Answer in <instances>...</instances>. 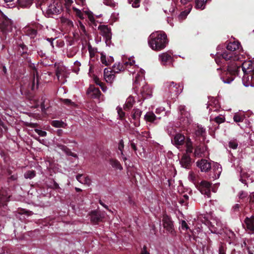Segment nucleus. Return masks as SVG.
Listing matches in <instances>:
<instances>
[{
    "mask_svg": "<svg viewBox=\"0 0 254 254\" xmlns=\"http://www.w3.org/2000/svg\"><path fill=\"white\" fill-rule=\"evenodd\" d=\"M61 73H62L61 69H60L59 68H58L56 69V76H57V78H58V79H59V78L61 74Z\"/></svg>",
    "mask_w": 254,
    "mask_h": 254,
    "instance_id": "774afa93",
    "label": "nucleus"
},
{
    "mask_svg": "<svg viewBox=\"0 0 254 254\" xmlns=\"http://www.w3.org/2000/svg\"><path fill=\"white\" fill-rule=\"evenodd\" d=\"M36 176V172L34 170H29L27 171L24 174V177L26 179H32Z\"/></svg>",
    "mask_w": 254,
    "mask_h": 254,
    "instance_id": "4c0bfd02",
    "label": "nucleus"
},
{
    "mask_svg": "<svg viewBox=\"0 0 254 254\" xmlns=\"http://www.w3.org/2000/svg\"><path fill=\"white\" fill-rule=\"evenodd\" d=\"M91 222L94 225H98L100 222H102L105 218V214L99 210H92L90 213Z\"/></svg>",
    "mask_w": 254,
    "mask_h": 254,
    "instance_id": "6e6552de",
    "label": "nucleus"
},
{
    "mask_svg": "<svg viewBox=\"0 0 254 254\" xmlns=\"http://www.w3.org/2000/svg\"><path fill=\"white\" fill-rule=\"evenodd\" d=\"M241 68L245 74H250L248 76V79L250 76L252 81L254 80V62L252 61H246L242 64L236 62L228 65L227 68H224L221 77L223 81L226 83H230L236 76L238 75Z\"/></svg>",
    "mask_w": 254,
    "mask_h": 254,
    "instance_id": "f257e3e1",
    "label": "nucleus"
},
{
    "mask_svg": "<svg viewBox=\"0 0 254 254\" xmlns=\"http://www.w3.org/2000/svg\"><path fill=\"white\" fill-rule=\"evenodd\" d=\"M8 174L9 175H10V177L7 178V181L8 183L17 180L18 178L17 174L11 175V171L10 170L8 171Z\"/></svg>",
    "mask_w": 254,
    "mask_h": 254,
    "instance_id": "ea45409f",
    "label": "nucleus"
},
{
    "mask_svg": "<svg viewBox=\"0 0 254 254\" xmlns=\"http://www.w3.org/2000/svg\"><path fill=\"white\" fill-rule=\"evenodd\" d=\"M51 125L55 127H63L64 128L66 124L62 121L54 120L51 123Z\"/></svg>",
    "mask_w": 254,
    "mask_h": 254,
    "instance_id": "473e14b6",
    "label": "nucleus"
},
{
    "mask_svg": "<svg viewBox=\"0 0 254 254\" xmlns=\"http://www.w3.org/2000/svg\"><path fill=\"white\" fill-rule=\"evenodd\" d=\"M180 163L183 167L186 168H189L191 164L190 157L186 154L183 155L180 161Z\"/></svg>",
    "mask_w": 254,
    "mask_h": 254,
    "instance_id": "b1692460",
    "label": "nucleus"
},
{
    "mask_svg": "<svg viewBox=\"0 0 254 254\" xmlns=\"http://www.w3.org/2000/svg\"><path fill=\"white\" fill-rule=\"evenodd\" d=\"M189 196L187 194H184L180 197L179 200V203L182 205H187L188 204Z\"/></svg>",
    "mask_w": 254,
    "mask_h": 254,
    "instance_id": "c9c22d12",
    "label": "nucleus"
},
{
    "mask_svg": "<svg viewBox=\"0 0 254 254\" xmlns=\"http://www.w3.org/2000/svg\"><path fill=\"white\" fill-rule=\"evenodd\" d=\"M101 61L103 64H105L106 66L109 65V64L108 63V61L106 60V56L102 54L101 56Z\"/></svg>",
    "mask_w": 254,
    "mask_h": 254,
    "instance_id": "8fccbe9b",
    "label": "nucleus"
},
{
    "mask_svg": "<svg viewBox=\"0 0 254 254\" xmlns=\"http://www.w3.org/2000/svg\"><path fill=\"white\" fill-rule=\"evenodd\" d=\"M172 142L174 145L179 148L180 146L185 144L186 139L184 135L180 133H177L172 139Z\"/></svg>",
    "mask_w": 254,
    "mask_h": 254,
    "instance_id": "4468645a",
    "label": "nucleus"
},
{
    "mask_svg": "<svg viewBox=\"0 0 254 254\" xmlns=\"http://www.w3.org/2000/svg\"><path fill=\"white\" fill-rule=\"evenodd\" d=\"M238 143L236 140H231L229 142V147L233 149L237 148Z\"/></svg>",
    "mask_w": 254,
    "mask_h": 254,
    "instance_id": "a19ab883",
    "label": "nucleus"
},
{
    "mask_svg": "<svg viewBox=\"0 0 254 254\" xmlns=\"http://www.w3.org/2000/svg\"><path fill=\"white\" fill-rule=\"evenodd\" d=\"M88 49L90 54V57L94 56V51L93 48L92 47L91 45H89L88 46Z\"/></svg>",
    "mask_w": 254,
    "mask_h": 254,
    "instance_id": "864d4df0",
    "label": "nucleus"
},
{
    "mask_svg": "<svg viewBox=\"0 0 254 254\" xmlns=\"http://www.w3.org/2000/svg\"><path fill=\"white\" fill-rule=\"evenodd\" d=\"M179 112L181 116V120L184 118V121L186 124H190L191 121L190 115L189 112L187 111L185 106L180 105L179 107Z\"/></svg>",
    "mask_w": 254,
    "mask_h": 254,
    "instance_id": "2eb2a0df",
    "label": "nucleus"
},
{
    "mask_svg": "<svg viewBox=\"0 0 254 254\" xmlns=\"http://www.w3.org/2000/svg\"><path fill=\"white\" fill-rule=\"evenodd\" d=\"M31 213H32L31 211H28V210H25L24 209H21L20 210V212H19L20 214H26L27 215H30Z\"/></svg>",
    "mask_w": 254,
    "mask_h": 254,
    "instance_id": "603ef678",
    "label": "nucleus"
},
{
    "mask_svg": "<svg viewBox=\"0 0 254 254\" xmlns=\"http://www.w3.org/2000/svg\"><path fill=\"white\" fill-rule=\"evenodd\" d=\"M208 0H194L195 8L203 9L205 8L206 3Z\"/></svg>",
    "mask_w": 254,
    "mask_h": 254,
    "instance_id": "bb28decb",
    "label": "nucleus"
},
{
    "mask_svg": "<svg viewBox=\"0 0 254 254\" xmlns=\"http://www.w3.org/2000/svg\"><path fill=\"white\" fill-rule=\"evenodd\" d=\"M189 12V11L187 12H186L185 11H182L179 15V18H182V19L185 18Z\"/></svg>",
    "mask_w": 254,
    "mask_h": 254,
    "instance_id": "e2e57ef3",
    "label": "nucleus"
},
{
    "mask_svg": "<svg viewBox=\"0 0 254 254\" xmlns=\"http://www.w3.org/2000/svg\"><path fill=\"white\" fill-rule=\"evenodd\" d=\"M211 183L206 181H202L200 183H198L196 185L197 188L200 192L206 195L207 197H210L211 196Z\"/></svg>",
    "mask_w": 254,
    "mask_h": 254,
    "instance_id": "9d476101",
    "label": "nucleus"
},
{
    "mask_svg": "<svg viewBox=\"0 0 254 254\" xmlns=\"http://www.w3.org/2000/svg\"><path fill=\"white\" fill-rule=\"evenodd\" d=\"M61 149L64 151L66 154L68 156H70L73 157L74 158H77V155L76 154L73 153L71 151V150L66 146L64 145H61Z\"/></svg>",
    "mask_w": 254,
    "mask_h": 254,
    "instance_id": "7c9ffc66",
    "label": "nucleus"
},
{
    "mask_svg": "<svg viewBox=\"0 0 254 254\" xmlns=\"http://www.w3.org/2000/svg\"><path fill=\"white\" fill-rule=\"evenodd\" d=\"M76 180L82 184H87L90 181V179L87 177H85L82 174H78L76 177Z\"/></svg>",
    "mask_w": 254,
    "mask_h": 254,
    "instance_id": "72a5a7b5",
    "label": "nucleus"
},
{
    "mask_svg": "<svg viewBox=\"0 0 254 254\" xmlns=\"http://www.w3.org/2000/svg\"><path fill=\"white\" fill-rule=\"evenodd\" d=\"M1 68L2 74L3 75H6L7 74V69L4 65H3L2 64L0 65V69Z\"/></svg>",
    "mask_w": 254,
    "mask_h": 254,
    "instance_id": "5fc2aeb1",
    "label": "nucleus"
},
{
    "mask_svg": "<svg viewBox=\"0 0 254 254\" xmlns=\"http://www.w3.org/2000/svg\"><path fill=\"white\" fill-rule=\"evenodd\" d=\"M233 209L234 212H240L242 210L241 205L239 204H236L233 207Z\"/></svg>",
    "mask_w": 254,
    "mask_h": 254,
    "instance_id": "09e8293b",
    "label": "nucleus"
},
{
    "mask_svg": "<svg viewBox=\"0 0 254 254\" xmlns=\"http://www.w3.org/2000/svg\"><path fill=\"white\" fill-rule=\"evenodd\" d=\"M0 28L3 34L6 35L10 32L12 29V22L10 19L8 18L5 16H4L0 21Z\"/></svg>",
    "mask_w": 254,
    "mask_h": 254,
    "instance_id": "1a4fd4ad",
    "label": "nucleus"
},
{
    "mask_svg": "<svg viewBox=\"0 0 254 254\" xmlns=\"http://www.w3.org/2000/svg\"><path fill=\"white\" fill-rule=\"evenodd\" d=\"M134 102V99L132 97H129L125 104L124 109L125 110H129L130 108H132L133 103Z\"/></svg>",
    "mask_w": 254,
    "mask_h": 254,
    "instance_id": "cd10ccee",
    "label": "nucleus"
},
{
    "mask_svg": "<svg viewBox=\"0 0 254 254\" xmlns=\"http://www.w3.org/2000/svg\"><path fill=\"white\" fill-rule=\"evenodd\" d=\"M87 94L92 98H98L100 97L101 92L98 88L94 85H90L87 91Z\"/></svg>",
    "mask_w": 254,
    "mask_h": 254,
    "instance_id": "dca6fc26",
    "label": "nucleus"
},
{
    "mask_svg": "<svg viewBox=\"0 0 254 254\" xmlns=\"http://www.w3.org/2000/svg\"><path fill=\"white\" fill-rule=\"evenodd\" d=\"M34 130L41 136H46L47 135V132L45 131H43L38 128H35Z\"/></svg>",
    "mask_w": 254,
    "mask_h": 254,
    "instance_id": "de8ad7c7",
    "label": "nucleus"
},
{
    "mask_svg": "<svg viewBox=\"0 0 254 254\" xmlns=\"http://www.w3.org/2000/svg\"><path fill=\"white\" fill-rule=\"evenodd\" d=\"M118 114L120 120H123L124 119L125 113L123 111L122 108H120L118 110Z\"/></svg>",
    "mask_w": 254,
    "mask_h": 254,
    "instance_id": "49530a36",
    "label": "nucleus"
},
{
    "mask_svg": "<svg viewBox=\"0 0 254 254\" xmlns=\"http://www.w3.org/2000/svg\"><path fill=\"white\" fill-rule=\"evenodd\" d=\"M64 1H65V5L66 8L67 9H68L73 1L72 0H64Z\"/></svg>",
    "mask_w": 254,
    "mask_h": 254,
    "instance_id": "052dcab7",
    "label": "nucleus"
},
{
    "mask_svg": "<svg viewBox=\"0 0 254 254\" xmlns=\"http://www.w3.org/2000/svg\"><path fill=\"white\" fill-rule=\"evenodd\" d=\"M240 48H241L240 43L238 41H234L228 43L224 51L217 52L215 61L216 64L220 66V67L217 69L224 70L226 62H228L227 64L229 65L240 61L242 57L240 54Z\"/></svg>",
    "mask_w": 254,
    "mask_h": 254,
    "instance_id": "f03ea898",
    "label": "nucleus"
},
{
    "mask_svg": "<svg viewBox=\"0 0 254 254\" xmlns=\"http://www.w3.org/2000/svg\"><path fill=\"white\" fill-rule=\"evenodd\" d=\"M247 201H249L250 203H254V194L253 195H249L247 198Z\"/></svg>",
    "mask_w": 254,
    "mask_h": 254,
    "instance_id": "680f3d73",
    "label": "nucleus"
},
{
    "mask_svg": "<svg viewBox=\"0 0 254 254\" xmlns=\"http://www.w3.org/2000/svg\"><path fill=\"white\" fill-rule=\"evenodd\" d=\"M196 166L200 169L201 172H208L211 169V163L207 160L201 159L196 162Z\"/></svg>",
    "mask_w": 254,
    "mask_h": 254,
    "instance_id": "ddd939ff",
    "label": "nucleus"
},
{
    "mask_svg": "<svg viewBox=\"0 0 254 254\" xmlns=\"http://www.w3.org/2000/svg\"><path fill=\"white\" fill-rule=\"evenodd\" d=\"M62 102L65 105L68 106H75V104L70 99H62Z\"/></svg>",
    "mask_w": 254,
    "mask_h": 254,
    "instance_id": "79ce46f5",
    "label": "nucleus"
},
{
    "mask_svg": "<svg viewBox=\"0 0 254 254\" xmlns=\"http://www.w3.org/2000/svg\"><path fill=\"white\" fill-rule=\"evenodd\" d=\"M146 246L144 245L141 249L140 254H150L149 252L147 250Z\"/></svg>",
    "mask_w": 254,
    "mask_h": 254,
    "instance_id": "13d9d810",
    "label": "nucleus"
},
{
    "mask_svg": "<svg viewBox=\"0 0 254 254\" xmlns=\"http://www.w3.org/2000/svg\"><path fill=\"white\" fill-rule=\"evenodd\" d=\"M245 119V116L243 115L239 114H235L233 117V120L236 123L242 122Z\"/></svg>",
    "mask_w": 254,
    "mask_h": 254,
    "instance_id": "e433bc0d",
    "label": "nucleus"
},
{
    "mask_svg": "<svg viewBox=\"0 0 254 254\" xmlns=\"http://www.w3.org/2000/svg\"><path fill=\"white\" fill-rule=\"evenodd\" d=\"M210 122L214 121L218 125L217 127H215V130H216L218 128L219 124L223 123L225 121V118L222 115H219L215 117L213 119L210 118Z\"/></svg>",
    "mask_w": 254,
    "mask_h": 254,
    "instance_id": "a878e982",
    "label": "nucleus"
},
{
    "mask_svg": "<svg viewBox=\"0 0 254 254\" xmlns=\"http://www.w3.org/2000/svg\"><path fill=\"white\" fill-rule=\"evenodd\" d=\"M98 30L100 31V34L105 38L106 43L107 45L111 42L112 38L111 29L106 25H100L98 27Z\"/></svg>",
    "mask_w": 254,
    "mask_h": 254,
    "instance_id": "9b49d317",
    "label": "nucleus"
},
{
    "mask_svg": "<svg viewBox=\"0 0 254 254\" xmlns=\"http://www.w3.org/2000/svg\"><path fill=\"white\" fill-rule=\"evenodd\" d=\"M26 126L29 127L36 128L39 126V125L37 123H27Z\"/></svg>",
    "mask_w": 254,
    "mask_h": 254,
    "instance_id": "4d7b16f0",
    "label": "nucleus"
},
{
    "mask_svg": "<svg viewBox=\"0 0 254 254\" xmlns=\"http://www.w3.org/2000/svg\"><path fill=\"white\" fill-rule=\"evenodd\" d=\"M62 9V3L59 0H50V3L48 5L47 12L48 14H58L61 11Z\"/></svg>",
    "mask_w": 254,
    "mask_h": 254,
    "instance_id": "0eeeda50",
    "label": "nucleus"
},
{
    "mask_svg": "<svg viewBox=\"0 0 254 254\" xmlns=\"http://www.w3.org/2000/svg\"><path fill=\"white\" fill-rule=\"evenodd\" d=\"M195 135L197 137H201L202 138V141H204L206 136L205 129L201 125H197L195 129Z\"/></svg>",
    "mask_w": 254,
    "mask_h": 254,
    "instance_id": "412c9836",
    "label": "nucleus"
},
{
    "mask_svg": "<svg viewBox=\"0 0 254 254\" xmlns=\"http://www.w3.org/2000/svg\"><path fill=\"white\" fill-rule=\"evenodd\" d=\"M15 44V50L16 51L17 55L21 56L25 59H27L29 55L28 47L24 44L21 39L17 40L16 41Z\"/></svg>",
    "mask_w": 254,
    "mask_h": 254,
    "instance_id": "39448f33",
    "label": "nucleus"
},
{
    "mask_svg": "<svg viewBox=\"0 0 254 254\" xmlns=\"http://www.w3.org/2000/svg\"><path fill=\"white\" fill-rule=\"evenodd\" d=\"M79 26L81 30L83 32L85 33L86 32V29L84 25L81 22H79Z\"/></svg>",
    "mask_w": 254,
    "mask_h": 254,
    "instance_id": "69168bd1",
    "label": "nucleus"
},
{
    "mask_svg": "<svg viewBox=\"0 0 254 254\" xmlns=\"http://www.w3.org/2000/svg\"><path fill=\"white\" fill-rule=\"evenodd\" d=\"M114 70L115 72L119 73V71H122L124 69L123 65L119 64L117 65H115L113 67Z\"/></svg>",
    "mask_w": 254,
    "mask_h": 254,
    "instance_id": "a18cd8bd",
    "label": "nucleus"
},
{
    "mask_svg": "<svg viewBox=\"0 0 254 254\" xmlns=\"http://www.w3.org/2000/svg\"><path fill=\"white\" fill-rule=\"evenodd\" d=\"M24 32L26 35L31 39H34L37 35V30L31 26H28L24 28Z\"/></svg>",
    "mask_w": 254,
    "mask_h": 254,
    "instance_id": "4be33fe9",
    "label": "nucleus"
},
{
    "mask_svg": "<svg viewBox=\"0 0 254 254\" xmlns=\"http://www.w3.org/2000/svg\"><path fill=\"white\" fill-rule=\"evenodd\" d=\"M94 82L95 83L98 85H99V86H101L103 83L100 80V79L99 78H98L97 77H95L94 78Z\"/></svg>",
    "mask_w": 254,
    "mask_h": 254,
    "instance_id": "bf43d9fd",
    "label": "nucleus"
},
{
    "mask_svg": "<svg viewBox=\"0 0 254 254\" xmlns=\"http://www.w3.org/2000/svg\"><path fill=\"white\" fill-rule=\"evenodd\" d=\"M11 196L9 188L0 187V207L6 206Z\"/></svg>",
    "mask_w": 254,
    "mask_h": 254,
    "instance_id": "423d86ee",
    "label": "nucleus"
},
{
    "mask_svg": "<svg viewBox=\"0 0 254 254\" xmlns=\"http://www.w3.org/2000/svg\"><path fill=\"white\" fill-rule=\"evenodd\" d=\"M165 88L166 90L169 92V97H171V99H176L183 90L179 84L175 83L173 81L166 82Z\"/></svg>",
    "mask_w": 254,
    "mask_h": 254,
    "instance_id": "20e7f679",
    "label": "nucleus"
},
{
    "mask_svg": "<svg viewBox=\"0 0 254 254\" xmlns=\"http://www.w3.org/2000/svg\"><path fill=\"white\" fill-rule=\"evenodd\" d=\"M144 119L147 122L153 123L156 119V117L153 112H147L144 116Z\"/></svg>",
    "mask_w": 254,
    "mask_h": 254,
    "instance_id": "c756f323",
    "label": "nucleus"
},
{
    "mask_svg": "<svg viewBox=\"0 0 254 254\" xmlns=\"http://www.w3.org/2000/svg\"><path fill=\"white\" fill-rule=\"evenodd\" d=\"M181 227L183 229L188 230L189 229V227L187 222L185 220H183L182 221Z\"/></svg>",
    "mask_w": 254,
    "mask_h": 254,
    "instance_id": "6e6d98bb",
    "label": "nucleus"
},
{
    "mask_svg": "<svg viewBox=\"0 0 254 254\" xmlns=\"http://www.w3.org/2000/svg\"><path fill=\"white\" fill-rule=\"evenodd\" d=\"M73 10L75 12L76 15L78 16L80 19H83L84 18L83 14L82 13L80 10L78 8L73 7Z\"/></svg>",
    "mask_w": 254,
    "mask_h": 254,
    "instance_id": "37998d69",
    "label": "nucleus"
},
{
    "mask_svg": "<svg viewBox=\"0 0 254 254\" xmlns=\"http://www.w3.org/2000/svg\"><path fill=\"white\" fill-rule=\"evenodd\" d=\"M213 174L209 175V178H212L213 180H215L219 178L221 173L222 172V168L219 164L218 163H214L213 165Z\"/></svg>",
    "mask_w": 254,
    "mask_h": 254,
    "instance_id": "f3484780",
    "label": "nucleus"
},
{
    "mask_svg": "<svg viewBox=\"0 0 254 254\" xmlns=\"http://www.w3.org/2000/svg\"><path fill=\"white\" fill-rule=\"evenodd\" d=\"M128 1L129 3H132V6L133 7H138L139 6L140 0H128Z\"/></svg>",
    "mask_w": 254,
    "mask_h": 254,
    "instance_id": "c03bdc74",
    "label": "nucleus"
},
{
    "mask_svg": "<svg viewBox=\"0 0 254 254\" xmlns=\"http://www.w3.org/2000/svg\"><path fill=\"white\" fill-rule=\"evenodd\" d=\"M159 59L161 62V63L165 65L168 63H171L172 61V57L168 54L165 53L159 55Z\"/></svg>",
    "mask_w": 254,
    "mask_h": 254,
    "instance_id": "5701e85b",
    "label": "nucleus"
},
{
    "mask_svg": "<svg viewBox=\"0 0 254 254\" xmlns=\"http://www.w3.org/2000/svg\"><path fill=\"white\" fill-rule=\"evenodd\" d=\"M248 196V193L244 191H241L239 193V197L240 199L243 200V202H248L247 201V198Z\"/></svg>",
    "mask_w": 254,
    "mask_h": 254,
    "instance_id": "58836bf2",
    "label": "nucleus"
},
{
    "mask_svg": "<svg viewBox=\"0 0 254 254\" xmlns=\"http://www.w3.org/2000/svg\"><path fill=\"white\" fill-rule=\"evenodd\" d=\"M186 146V152L187 153H191L193 151V145L192 142L191 141V139L189 138H187L186 139V142H185Z\"/></svg>",
    "mask_w": 254,
    "mask_h": 254,
    "instance_id": "c85d7f7f",
    "label": "nucleus"
},
{
    "mask_svg": "<svg viewBox=\"0 0 254 254\" xmlns=\"http://www.w3.org/2000/svg\"><path fill=\"white\" fill-rule=\"evenodd\" d=\"M130 146L134 151L137 150L136 144L132 141H130Z\"/></svg>",
    "mask_w": 254,
    "mask_h": 254,
    "instance_id": "338daca9",
    "label": "nucleus"
},
{
    "mask_svg": "<svg viewBox=\"0 0 254 254\" xmlns=\"http://www.w3.org/2000/svg\"><path fill=\"white\" fill-rule=\"evenodd\" d=\"M162 222L164 228H165L169 232L173 234L174 233V228L173 223L171 217L166 214L164 215Z\"/></svg>",
    "mask_w": 254,
    "mask_h": 254,
    "instance_id": "f8f14e48",
    "label": "nucleus"
},
{
    "mask_svg": "<svg viewBox=\"0 0 254 254\" xmlns=\"http://www.w3.org/2000/svg\"><path fill=\"white\" fill-rule=\"evenodd\" d=\"M246 225L247 230L249 231V233H254V215L250 217H246L244 220Z\"/></svg>",
    "mask_w": 254,
    "mask_h": 254,
    "instance_id": "a211bd4d",
    "label": "nucleus"
},
{
    "mask_svg": "<svg viewBox=\"0 0 254 254\" xmlns=\"http://www.w3.org/2000/svg\"><path fill=\"white\" fill-rule=\"evenodd\" d=\"M105 3L106 4L111 6H114L115 5L114 2L112 0H107Z\"/></svg>",
    "mask_w": 254,
    "mask_h": 254,
    "instance_id": "0e129e2a",
    "label": "nucleus"
},
{
    "mask_svg": "<svg viewBox=\"0 0 254 254\" xmlns=\"http://www.w3.org/2000/svg\"><path fill=\"white\" fill-rule=\"evenodd\" d=\"M148 44L154 51L164 49L168 44L167 35L163 31H156L151 34L148 38Z\"/></svg>",
    "mask_w": 254,
    "mask_h": 254,
    "instance_id": "7ed1b4c3",
    "label": "nucleus"
},
{
    "mask_svg": "<svg viewBox=\"0 0 254 254\" xmlns=\"http://www.w3.org/2000/svg\"><path fill=\"white\" fill-rule=\"evenodd\" d=\"M140 94L141 96V99H144L150 97L152 96V89L148 85L145 84L143 85L140 90Z\"/></svg>",
    "mask_w": 254,
    "mask_h": 254,
    "instance_id": "6ab92c4d",
    "label": "nucleus"
},
{
    "mask_svg": "<svg viewBox=\"0 0 254 254\" xmlns=\"http://www.w3.org/2000/svg\"><path fill=\"white\" fill-rule=\"evenodd\" d=\"M142 112L138 109H134L132 111V118L134 120H138L140 117Z\"/></svg>",
    "mask_w": 254,
    "mask_h": 254,
    "instance_id": "f704fd0d",
    "label": "nucleus"
},
{
    "mask_svg": "<svg viewBox=\"0 0 254 254\" xmlns=\"http://www.w3.org/2000/svg\"><path fill=\"white\" fill-rule=\"evenodd\" d=\"M124 148V142L123 139H121L118 144V149L122 152Z\"/></svg>",
    "mask_w": 254,
    "mask_h": 254,
    "instance_id": "3c124183",
    "label": "nucleus"
},
{
    "mask_svg": "<svg viewBox=\"0 0 254 254\" xmlns=\"http://www.w3.org/2000/svg\"><path fill=\"white\" fill-rule=\"evenodd\" d=\"M206 150V146L203 143H200L196 145L194 148V155L195 157H201L202 155Z\"/></svg>",
    "mask_w": 254,
    "mask_h": 254,
    "instance_id": "aec40b11",
    "label": "nucleus"
},
{
    "mask_svg": "<svg viewBox=\"0 0 254 254\" xmlns=\"http://www.w3.org/2000/svg\"><path fill=\"white\" fill-rule=\"evenodd\" d=\"M19 6L22 8H27L32 4L31 0H17Z\"/></svg>",
    "mask_w": 254,
    "mask_h": 254,
    "instance_id": "2f4dec72",
    "label": "nucleus"
},
{
    "mask_svg": "<svg viewBox=\"0 0 254 254\" xmlns=\"http://www.w3.org/2000/svg\"><path fill=\"white\" fill-rule=\"evenodd\" d=\"M109 163L113 168L117 170L121 171L123 169V168L120 162L116 159H110L109 160Z\"/></svg>",
    "mask_w": 254,
    "mask_h": 254,
    "instance_id": "393cba45",
    "label": "nucleus"
}]
</instances>
